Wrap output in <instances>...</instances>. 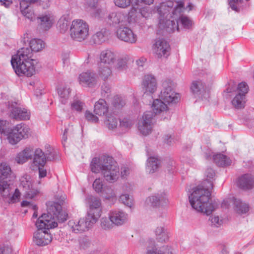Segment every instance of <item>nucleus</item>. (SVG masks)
Here are the masks:
<instances>
[{
  "label": "nucleus",
  "instance_id": "nucleus-16",
  "mask_svg": "<svg viewBox=\"0 0 254 254\" xmlns=\"http://www.w3.org/2000/svg\"><path fill=\"white\" fill-rule=\"evenodd\" d=\"M91 219H88L86 216L85 219H80L78 221L71 220L68 222V225L74 233H81L88 230L96 222H93Z\"/></svg>",
  "mask_w": 254,
  "mask_h": 254
},
{
  "label": "nucleus",
  "instance_id": "nucleus-2",
  "mask_svg": "<svg viewBox=\"0 0 254 254\" xmlns=\"http://www.w3.org/2000/svg\"><path fill=\"white\" fill-rule=\"evenodd\" d=\"M0 198L9 204L18 202L21 193L19 190L16 189L12 194V182L15 177L6 163L3 162L0 164Z\"/></svg>",
  "mask_w": 254,
  "mask_h": 254
},
{
  "label": "nucleus",
  "instance_id": "nucleus-48",
  "mask_svg": "<svg viewBox=\"0 0 254 254\" xmlns=\"http://www.w3.org/2000/svg\"><path fill=\"white\" fill-rule=\"evenodd\" d=\"M156 239L160 242H165L168 240V236L164 231V228L158 227L155 231Z\"/></svg>",
  "mask_w": 254,
  "mask_h": 254
},
{
  "label": "nucleus",
  "instance_id": "nucleus-64",
  "mask_svg": "<svg viewBox=\"0 0 254 254\" xmlns=\"http://www.w3.org/2000/svg\"><path fill=\"white\" fill-rule=\"evenodd\" d=\"M107 14L106 10L101 8H97L96 9V11L94 13L95 16L102 18L105 15Z\"/></svg>",
  "mask_w": 254,
  "mask_h": 254
},
{
  "label": "nucleus",
  "instance_id": "nucleus-52",
  "mask_svg": "<svg viewBox=\"0 0 254 254\" xmlns=\"http://www.w3.org/2000/svg\"><path fill=\"white\" fill-rule=\"evenodd\" d=\"M20 2H22L23 3H27L29 4H33L40 2V4L41 5L43 8H47L50 6V1L49 0H20Z\"/></svg>",
  "mask_w": 254,
  "mask_h": 254
},
{
  "label": "nucleus",
  "instance_id": "nucleus-49",
  "mask_svg": "<svg viewBox=\"0 0 254 254\" xmlns=\"http://www.w3.org/2000/svg\"><path fill=\"white\" fill-rule=\"evenodd\" d=\"M94 113L95 114H93L92 112H85L84 116L87 121L93 123H96L98 122L99 119L97 115L99 116H103V112Z\"/></svg>",
  "mask_w": 254,
  "mask_h": 254
},
{
  "label": "nucleus",
  "instance_id": "nucleus-37",
  "mask_svg": "<svg viewBox=\"0 0 254 254\" xmlns=\"http://www.w3.org/2000/svg\"><path fill=\"white\" fill-rule=\"evenodd\" d=\"M160 165V161L156 157H149L147 159V170L149 173H154Z\"/></svg>",
  "mask_w": 254,
  "mask_h": 254
},
{
  "label": "nucleus",
  "instance_id": "nucleus-4",
  "mask_svg": "<svg viewBox=\"0 0 254 254\" xmlns=\"http://www.w3.org/2000/svg\"><path fill=\"white\" fill-rule=\"evenodd\" d=\"M210 196L211 193L208 188L198 185L193 189L189 198L192 208L198 212L209 215L217 206L215 202H209Z\"/></svg>",
  "mask_w": 254,
  "mask_h": 254
},
{
  "label": "nucleus",
  "instance_id": "nucleus-51",
  "mask_svg": "<svg viewBox=\"0 0 254 254\" xmlns=\"http://www.w3.org/2000/svg\"><path fill=\"white\" fill-rule=\"evenodd\" d=\"M103 196L107 199H116V194L114 190L109 186H106L104 187L102 191Z\"/></svg>",
  "mask_w": 254,
  "mask_h": 254
},
{
  "label": "nucleus",
  "instance_id": "nucleus-46",
  "mask_svg": "<svg viewBox=\"0 0 254 254\" xmlns=\"http://www.w3.org/2000/svg\"><path fill=\"white\" fill-rule=\"evenodd\" d=\"M71 109L75 111H88L85 103L80 100L74 99L70 104Z\"/></svg>",
  "mask_w": 254,
  "mask_h": 254
},
{
  "label": "nucleus",
  "instance_id": "nucleus-53",
  "mask_svg": "<svg viewBox=\"0 0 254 254\" xmlns=\"http://www.w3.org/2000/svg\"><path fill=\"white\" fill-rule=\"evenodd\" d=\"M6 120H0V133L6 136L7 139L11 128L6 127Z\"/></svg>",
  "mask_w": 254,
  "mask_h": 254
},
{
  "label": "nucleus",
  "instance_id": "nucleus-10",
  "mask_svg": "<svg viewBox=\"0 0 254 254\" xmlns=\"http://www.w3.org/2000/svg\"><path fill=\"white\" fill-rule=\"evenodd\" d=\"M45 147L47 149L45 154L40 148L35 150L33 162L36 166L44 167L47 160L53 161L55 159V152L53 149L48 144H47Z\"/></svg>",
  "mask_w": 254,
  "mask_h": 254
},
{
  "label": "nucleus",
  "instance_id": "nucleus-18",
  "mask_svg": "<svg viewBox=\"0 0 254 254\" xmlns=\"http://www.w3.org/2000/svg\"><path fill=\"white\" fill-rule=\"evenodd\" d=\"M35 225L38 229V230L47 231L50 229L58 227V225L57 222L50 219L49 215L46 214H43L38 218Z\"/></svg>",
  "mask_w": 254,
  "mask_h": 254
},
{
  "label": "nucleus",
  "instance_id": "nucleus-27",
  "mask_svg": "<svg viewBox=\"0 0 254 254\" xmlns=\"http://www.w3.org/2000/svg\"><path fill=\"white\" fill-rule=\"evenodd\" d=\"M37 20L39 27L44 30H49L54 22L53 16L50 14L43 15L37 17Z\"/></svg>",
  "mask_w": 254,
  "mask_h": 254
},
{
  "label": "nucleus",
  "instance_id": "nucleus-7",
  "mask_svg": "<svg viewBox=\"0 0 254 254\" xmlns=\"http://www.w3.org/2000/svg\"><path fill=\"white\" fill-rule=\"evenodd\" d=\"M69 31L70 35L73 40L82 42L86 39L89 36V26L82 19L74 20L71 24Z\"/></svg>",
  "mask_w": 254,
  "mask_h": 254
},
{
  "label": "nucleus",
  "instance_id": "nucleus-56",
  "mask_svg": "<svg viewBox=\"0 0 254 254\" xmlns=\"http://www.w3.org/2000/svg\"><path fill=\"white\" fill-rule=\"evenodd\" d=\"M99 0H85L84 5L88 10L96 9L97 8Z\"/></svg>",
  "mask_w": 254,
  "mask_h": 254
},
{
  "label": "nucleus",
  "instance_id": "nucleus-28",
  "mask_svg": "<svg viewBox=\"0 0 254 254\" xmlns=\"http://www.w3.org/2000/svg\"><path fill=\"white\" fill-rule=\"evenodd\" d=\"M235 211L240 214H246L249 211V206L248 204L243 202L240 199L234 197L232 198Z\"/></svg>",
  "mask_w": 254,
  "mask_h": 254
},
{
  "label": "nucleus",
  "instance_id": "nucleus-39",
  "mask_svg": "<svg viewBox=\"0 0 254 254\" xmlns=\"http://www.w3.org/2000/svg\"><path fill=\"white\" fill-rule=\"evenodd\" d=\"M70 21L67 16H63L59 20L57 27L61 33H64L68 29Z\"/></svg>",
  "mask_w": 254,
  "mask_h": 254
},
{
  "label": "nucleus",
  "instance_id": "nucleus-58",
  "mask_svg": "<svg viewBox=\"0 0 254 254\" xmlns=\"http://www.w3.org/2000/svg\"><path fill=\"white\" fill-rule=\"evenodd\" d=\"M237 90L238 91V94H241L245 96L249 91V86L247 83L245 82H242L239 83L238 85Z\"/></svg>",
  "mask_w": 254,
  "mask_h": 254
},
{
  "label": "nucleus",
  "instance_id": "nucleus-54",
  "mask_svg": "<svg viewBox=\"0 0 254 254\" xmlns=\"http://www.w3.org/2000/svg\"><path fill=\"white\" fill-rule=\"evenodd\" d=\"M205 176L207 178V180L203 182V184L205 183V182H208L209 184L210 188H212V183L211 181H209V179H213L215 176V171L211 168H208L205 171Z\"/></svg>",
  "mask_w": 254,
  "mask_h": 254
},
{
  "label": "nucleus",
  "instance_id": "nucleus-38",
  "mask_svg": "<svg viewBox=\"0 0 254 254\" xmlns=\"http://www.w3.org/2000/svg\"><path fill=\"white\" fill-rule=\"evenodd\" d=\"M163 100L159 98L154 100L151 108L153 111H167L169 110L168 105L166 103L163 102Z\"/></svg>",
  "mask_w": 254,
  "mask_h": 254
},
{
  "label": "nucleus",
  "instance_id": "nucleus-13",
  "mask_svg": "<svg viewBox=\"0 0 254 254\" xmlns=\"http://www.w3.org/2000/svg\"><path fill=\"white\" fill-rule=\"evenodd\" d=\"M47 211L48 213L47 214L53 221L54 219H57L61 222H64L67 218V214L63 212L61 204L58 202H52L48 206Z\"/></svg>",
  "mask_w": 254,
  "mask_h": 254
},
{
  "label": "nucleus",
  "instance_id": "nucleus-15",
  "mask_svg": "<svg viewBox=\"0 0 254 254\" xmlns=\"http://www.w3.org/2000/svg\"><path fill=\"white\" fill-rule=\"evenodd\" d=\"M20 187L25 191V195L29 198H33L39 193V190L33 188L31 177L28 175H24L20 179Z\"/></svg>",
  "mask_w": 254,
  "mask_h": 254
},
{
  "label": "nucleus",
  "instance_id": "nucleus-33",
  "mask_svg": "<svg viewBox=\"0 0 254 254\" xmlns=\"http://www.w3.org/2000/svg\"><path fill=\"white\" fill-rule=\"evenodd\" d=\"M213 160L215 164L219 166H226L230 165L231 160L225 155L219 153L213 156Z\"/></svg>",
  "mask_w": 254,
  "mask_h": 254
},
{
  "label": "nucleus",
  "instance_id": "nucleus-17",
  "mask_svg": "<svg viewBox=\"0 0 254 254\" xmlns=\"http://www.w3.org/2000/svg\"><path fill=\"white\" fill-rule=\"evenodd\" d=\"M117 36L121 40L129 44H134L137 41V36L126 26L119 28L117 31Z\"/></svg>",
  "mask_w": 254,
  "mask_h": 254
},
{
  "label": "nucleus",
  "instance_id": "nucleus-43",
  "mask_svg": "<svg viewBox=\"0 0 254 254\" xmlns=\"http://www.w3.org/2000/svg\"><path fill=\"white\" fill-rule=\"evenodd\" d=\"M70 92V89L67 87H61L58 89V94L62 104L64 105L67 102Z\"/></svg>",
  "mask_w": 254,
  "mask_h": 254
},
{
  "label": "nucleus",
  "instance_id": "nucleus-11",
  "mask_svg": "<svg viewBox=\"0 0 254 254\" xmlns=\"http://www.w3.org/2000/svg\"><path fill=\"white\" fill-rule=\"evenodd\" d=\"M89 209L87 216L88 219H91L93 222H96L100 217L102 213L101 199L98 197L90 196L87 198Z\"/></svg>",
  "mask_w": 254,
  "mask_h": 254
},
{
  "label": "nucleus",
  "instance_id": "nucleus-6",
  "mask_svg": "<svg viewBox=\"0 0 254 254\" xmlns=\"http://www.w3.org/2000/svg\"><path fill=\"white\" fill-rule=\"evenodd\" d=\"M175 85L170 79H165L162 83V89L158 96L168 105H171L178 103L180 100L179 95L174 91Z\"/></svg>",
  "mask_w": 254,
  "mask_h": 254
},
{
  "label": "nucleus",
  "instance_id": "nucleus-62",
  "mask_svg": "<svg viewBox=\"0 0 254 254\" xmlns=\"http://www.w3.org/2000/svg\"><path fill=\"white\" fill-rule=\"evenodd\" d=\"M139 13L143 17L148 18L151 14V11L149 7L146 6L141 8Z\"/></svg>",
  "mask_w": 254,
  "mask_h": 254
},
{
  "label": "nucleus",
  "instance_id": "nucleus-60",
  "mask_svg": "<svg viewBox=\"0 0 254 254\" xmlns=\"http://www.w3.org/2000/svg\"><path fill=\"white\" fill-rule=\"evenodd\" d=\"M112 222L110 220L107 218H102L101 222V226L102 228L105 230H108L111 229L113 227Z\"/></svg>",
  "mask_w": 254,
  "mask_h": 254
},
{
  "label": "nucleus",
  "instance_id": "nucleus-26",
  "mask_svg": "<svg viewBox=\"0 0 254 254\" xmlns=\"http://www.w3.org/2000/svg\"><path fill=\"white\" fill-rule=\"evenodd\" d=\"M100 60V64L111 65L116 61V55L113 51L106 49L101 52Z\"/></svg>",
  "mask_w": 254,
  "mask_h": 254
},
{
  "label": "nucleus",
  "instance_id": "nucleus-47",
  "mask_svg": "<svg viewBox=\"0 0 254 254\" xmlns=\"http://www.w3.org/2000/svg\"><path fill=\"white\" fill-rule=\"evenodd\" d=\"M4 104L6 106L5 109L9 111H24L25 109L22 105L16 102L8 101Z\"/></svg>",
  "mask_w": 254,
  "mask_h": 254
},
{
  "label": "nucleus",
  "instance_id": "nucleus-55",
  "mask_svg": "<svg viewBox=\"0 0 254 254\" xmlns=\"http://www.w3.org/2000/svg\"><path fill=\"white\" fill-rule=\"evenodd\" d=\"M93 188L97 193L102 192L104 188L103 182L100 178L96 179L93 183Z\"/></svg>",
  "mask_w": 254,
  "mask_h": 254
},
{
  "label": "nucleus",
  "instance_id": "nucleus-32",
  "mask_svg": "<svg viewBox=\"0 0 254 254\" xmlns=\"http://www.w3.org/2000/svg\"><path fill=\"white\" fill-rule=\"evenodd\" d=\"M190 90L194 95H200L206 91V88L202 81L196 80L192 82Z\"/></svg>",
  "mask_w": 254,
  "mask_h": 254
},
{
  "label": "nucleus",
  "instance_id": "nucleus-34",
  "mask_svg": "<svg viewBox=\"0 0 254 254\" xmlns=\"http://www.w3.org/2000/svg\"><path fill=\"white\" fill-rule=\"evenodd\" d=\"M32 156V151L30 148H26L16 155L15 160L19 164L26 162Z\"/></svg>",
  "mask_w": 254,
  "mask_h": 254
},
{
  "label": "nucleus",
  "instance_id": "nucleus-40",
  "mask_svg": "<svg viewBox=\"0 0 254 254\" xmlns=\"http://www.w3.org/2000/svg\"><path fill=\"white\" fill-rule=\"evenodd\" d=\"M245 96L241 94H237L232 101V105L238 110L243 109L245 107Z\"/></svg>",
  "mask_w": 254,
  "mask_h": 254
},
{
  "label": "nucleus",
  "instance_id": "nucleus-29",
  "mask_svg": "<svg viewBox=\"0 0 254 254\" xmlns=\"http://www.w3.org/2000/svg\"><path fill=\"white\" fill-rule=\"evenodd\" d=\"M148 199L151 203V205L153 206H156L160 204L163 205L168 202L166 194L164 192L155 194L154 195L149 197Z\"/></svg>",
  "mask_w": 254,
  "mask_h": 254
},
{
  "label": "nucleus",
  "instance_id": "nucleus-45",
  "mask_svg": "<svg viewBox=\"0 0 254 254\" xmlns=\"http://www.w3.org/2000/svg\"><path fill=\"white\" fill-rule=\"evenodd\" d=\"M139 14L137 12V8L132 7L128 12V14L127 15V25H130L137 22Z\"/></svg>",
  "mask_w": 254,
  "mask_h": 254
},
{
  "label": "nucleus",
  "instance_id": "nucleus-36",
  "mask_svg": "<svg viewBox=\"0 0 254 254\" xmlns=\"http://www.w3.org/2000/svg\"><path fill=\"white\" fill-rule=\"evenodd\" d=\"M135 118L130 115H127L120 119V127L123 129H129L134 124Z\"/></svg>",
  "mask_w": 254,
  "mask_h": 254
},
{
  "label": "nucleus",
  "instance_id": "nucleus-57",
  "mask_svg": "<svg viewBox=\"0 0 254 254\" xmlns=\"http://www.w3.org/2000/svg\"><path fill=\"white\" fill-rule=\"evenodd\" d=\"M120 201L128 207L132 205V199L127 194H122L120 197Z\"/></svg>",
  "mask_w": 254,
  "mask_h": 254
},
{
  "label": "nucleus",
  "instance_id": "nucleus-25",
  "mask_svg": "<svg viewBox=\"0 0 254 254\" xmlns=\"http://www.w3.org/2000/svg\"><path fill=\"white\" fill-rule=\"evenodd\" d=\"M108 18L113 23L118 24L121 26H127V15L121 12H112L108 15Z\"/></svg>",
  "mask_w": 254,
  "mask_h": 254
},
{
  "label": "nucleus",
  "instance_id": "nucleus-21",
  "mask_svg": "<svg viewBox=\"0 0 254 254\" xmlns=\"http://www.w3.org/2000/svg\"><path fill=\"white\" fill-rule=\"evenodd\" d=\"M170 46L164 40L158 39L153 46V51L158 58L166 57L169 55Z\"/></svg>",
  "mask_w": 254,
  "mask_h": 254
},
{
  "label": "nucleus",
  "instance_id": "nucleus-35",
  "mask_svg": "<svg viewBox=\"0 0 254 254\" xmlns=\"http://www.w3.org/2000/svg\"><path fill=\"white\" fill-rule=\"evenodd\" d=\"M108 31L105 29H103L97 32L92 36V39L95 44H100L108 39Z\"/></svg>",
  "mask_w": 254,
  "mask_h": 254
},
{
  "label": "nucleus",
  "instance_id": "nucleus-8",
  "mask_svg": "<svg viewBox=\"0 0 254 254\" xmlns=\"http://www.w3.org/2000/svg\"><path fill=\"white\" fill-rule=\"evenodd\" d=\"M7 140L11 145H15L23 138H27L29 135V127L24 123L17 124L10 130Z\"/></svg>",
  "mask_w": 254,
  "mask_h": 254
},
{
  "label": "nucleus",
  "instance_id": "nucleus-3",
  "mask_svg": "<svg viewBox=\"0 0 254 254\" xmlns=\"http://www.w3.org/2000/svg\"><path fill=\"white\" fill-rule=\"evenodd\" d=\"M92 172L101 171L105 180L110 183L116 182L120 176V168L114 159L109 155H103L100 158L94 157L90 164Z\"/></svg>",
  "mask_w": 254,
  "mask_h": 254
},
{
  "label": "nucleus",
  "instance_id": "nucleus-19",
  "mask_svg": "<svg viewBox=\"0 0 254 254\" xmlns=\"http://www.w3.org/2000/svg\"><path fill=\"white\" fill-rule=\"evenodd\" d=\"M142 86L145 93H154L157 88L156 78L151 74L145 75L142 81Z\"/></svg>",
  "mask_w": 254,
  "mask_h": 254
},
{
  "label": "nucleus",
  "instance_id": "nucleus-23",
  "mask_svg": "<svg viewBox=\"0 0 254 254\" xmlns=\"http://www.w3.org/2000/svg\"><path fill=\"white\" fill-rule=\"evenodd\" d=\"M238 185L244 190H249L254 187V177L251 174H245L239 177Z\"/></svg>",
  "mask_w": 254,
  "mask_h": 254
},
{
  "label": "nucleus",
  "instance_id": "nucleus-59",
  "mask_svg": "<svg viewBox=\"0 0 254 254\" xmlns=\"http://www.w3.org/2000/svg\"><path fill=\"white\" fill-rule=\"evenodd\" d=\"M129 59L128 56H125L122 58L118 60L117 67L120 69H123L125 68L127 64V62Z\"/></svg>",
  "mask_w": 254,
  "mask_h": 254
},
{
  "label": "nucleus",
  "instance_id": "nucleus-5",
  "mask_svg": "<svg viewBox=\"0 0 254 254\" xmlns=\"http://www.w3.org/2000/svg\"><path fill=\"white\" fill-rule=\"evenodd\" d=\"M170 112H144L138 121L137 127L139 132L146 136L151 133L154 125L158 121L168 119Z\"/></svg>",
  "mask_w": 254,
  "mask_h": 254
},
{
  "label": "nucleus",
  "instance_id": "nucleus-1",
  "mask_svg": "<svg viewBox=\"0 0 254 254\" xmlns=\"http://www.w3.org/2000/svg\"><path fill=\"white\" fill-rule=\"evenodd\" d=\"M45 45V43L41 39H32L29 42L30 49L22 48L17 51L16 55L12 57L11 65L16 74L30 77L35 73L38 62L36 60L31 59L32 52L42 50Z\"/></svg>",
  "mask_w": 254,
  "mask_h": 254
},
{
  "label": "nucleus",
  "instance_id": "nucleus-9",
  "mask_svg": "<svg viewBox=\"0 0 254 254\" xmlns=\"http://www.w3.org/2000/svg\"><path fill=\"white\" fill-rule=\"evenodd\" d=\"M176 2V4L174 6L173 2L172 1H168L166 2L161 3L159 6H157V10L159 11L160 13H162V11L165 12H175L178 13L181 9H188L189 12L192 9L193 4L191 2H189L188 5L185 6V2L186 0H173Z\"/></svg>",
  "mask_w": 254,
  "mask_h": 254
},
{
  "label": "nucleus",
  "instance_id": "nucleus-14",
  "mask_svg": "<svg viewBox=\"0 0 254 254\" xmlns=\"http://www.w3.org/2000/svg\"><path fill=\"white\" fill-rule=\"evenodd\" d=\"M186 10L188 11V9H181L179 10L178 13L175 12L176 11L169 12L166 16L167 17L169 16L174 18L179 26L180 25L185 29H190L192 27L193 23L189 16L184 14V12Z\"/></svg>",
  "mask_w": 254,
  "mask_h": 254
},
{
  "label": "nucleus",
  "instance_id": "nucleus-63",
  "mask_svg": "<svg viewBox=\"0 0 254 254\" xmlns=\"http://www.w3.org/2000/svg\"><path fill=\"white\" fill-rule=\"evenodd\" d=\"M209 220L211 222V225L216 227H218L220 225L222 222L221 220L220 221L219 217L216 216H211L209 218Z\"/></svg>",
  "mask_w": 254,
  "mask_h": 254
},
{
  "label": "nucleus",
  "instance_id": "nucleus-44",
  "mask_svg": "<svg viewBox=\"0 0 254 254\" xmlns=\"http://www.w3.org/2000/svg\"><path fill=\"white\" fill-rule=\"evenodd\" d=\"M126 104L125 100L121 96L118 95L114 96L112 101L113 109L116 110H122Z\"/></svg>",
  "mask_w": 254,
  "mask_h": 254
},
{
  "label": "nucleus",
  "instance_id": "nucleus-24",
  "mask_svg": "<svg viewBox=\"0 0 254 254\" xmlns=\"http://www.w3.org/2000/svg\"><path fill=\"white\" fill-rule=\"evenodd\" d=\"M80 84L83 86H92L96 83L95 74L91 72L81 73L79 76Z\"/></svg>",
  "mask_w": 254,
  "mask_h": 254
},
{
  "label": "nucleus",
  "instance_id": "nucleus-12",
  "mask_svg": "<svg viewBox=\"0 0 254 254\" xmlns=\"http://www.w3.org/2000/svg\"><path fill=\"white\" fill-rule=\"evenodd\" d=\"M159 14V28L162 30H165L167 32L171 33L177 30L179 31V24L175 23V19L173 17L169 16L167 17V14L169 12H165V11H162V13H160L159 11L157 10Z\"/></svg>",
  "mask_w": 254,
  "mask_h": 254
},
{
  "label": "nucleus",
  "instance_id": "nucleus-31",
  "mask_svg": "<svg viewBox=\"0 0 254 254\" xmlns=\"http://www.w3.org/2000/svg\"><path fill=\"white\" fill-rule=\"evenodd\" d=\"M115 112H103V116H105L106 119L105 123L109 129L116 128L118 125V120L114 116Z\"/></svg>",
  "mask_w": 254,
  "mask_h": 254
},
{
  "label": "nucleus",
  "instance_id": "nucleus-41",
  "mask_svg": "<svg viewBox=\"0 0 254 254\" xmlns=\"http://www.w3.org/2000/svg\"><path fill=\"white\" fill-rule=\"evenodd\" d=\"M30 112H9V117L16 121H26L30 118Z\"/></svg>",
  "mask_w": 254,
  "mask_h": 254
},
{
  "label": "nucleus",
  "instance_id": "nucleus-22",
  "mask_svg": "<svg viewBox=\"0 0 254 254\" xmlns=\"http://www.w3.org/2000/svg\"><path fill=\"white\" fill-rule=\"evenodd\" d=\"M109 218L112 223L121 226L127 221V214L122 210H115L110 212Z\"/></svg>",
  "mask_w": 254,
  "mask_h": 254
},
{
  "label": "nucleus",
  "instance_id": "nucleus-42",
  "mask_svg": "<svg viewBox=\"0 0 254 254\" xmlns=\"http://www.w3.org/2000/svg\"><path fill=\"white\" fill-rule=\"evenodd\" d=\"M98 75L103 80L107 79L112 74V71L108 65L100 64L98 68Z\"/></svg>",
  "mask_w": 254,
  "mask_h": 254
},
{
  "label": "nucleus",
  "instance_id": "nucleus-61",
  "mask_svg": "<svg viewBox=\"0 0 254 254\" xmlns=\"http://www.w3.org/2000/svg\"><path fill=\"white\" fill-rule=\"evenodd\" d=\"M114 2L118 7L125 8L130 5L131 0H114Z\"/></svg>",
  "mask_w": 254,
  "mask_h": 254
},
{
  "label": "nucleus",
  "instance_id": "nucleus-50",
  "mask_svg": "<svg viewBox=\"0 0 254 254\" xmlns=\"http://www.w3.org/2000/svg\"><path fill=\"white\" fill-rule=\"evenodd\" d=\"M108 106L105 100L100 99L95 103L94 111H108Z\"/></svg>",
  "mask_w": 254,
  "mask_h": 254
},
{
  "label": "nucleus",
  "instance_id": "nucleus-30",
  "mask_svg": "<svg viewBox=\"0 0 254 254\" xmlns=\"http://www.w3.org/2000/svg\"><path fill=\"white\" fill-rule=\"evenodd\" d=\"M20 6L21 12L26 18L31 21L36 19V15L31 6L22 2H20Z\"/></svg>",
  "mask_w": 254,
  "mask_h": 254
},
{
  "label": "nucleus",
  "instance_id": "nucleus-20",
  "mask_svg": "<svg viewBox=\"0 0 254 254\" xmlns=\"http://www.w3.org/2000/svg\"><path fill=\"white\" fill-rule=\"evenodd\" d=\"M52 240V236L46 230H37L34 234L33 239V242L39 246H46L49 244Z\"/></svg>",
  "mask_w": 254,
  "mask_h": 254
}]
</instances>
